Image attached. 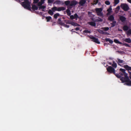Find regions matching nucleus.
Returning a JSON list of instances; mask_svg holds the SVG:
<instances>
[{
	"mask_svg": "<svg viewBox=\"0 0 131 131\" xmlns=\"http://www.w3.org/2000/svg\"><path fill=\"white\" fill-rule=\"evenodd\" d=\"M77 3V2L74 0L71 1L68 0L64 1V3H63L62 4H64L66 6H68V9L66 10V13L68 15L70 16L71 14V11L69 9L72 8L73 6H75Z\"/></svg>",
	"mask_w": 131,
	"mask_h": 131,
	"instance_id": "1",
	"label": "nucleus"
},
{
	"mask_svg": "<svg viewBox=\"0 0 131 131\" xmlns=\"http://www.w3.org/2000/svg\"><path fill=\"white\" fill-rule=\"evenodd\" d=\"M22 3V6L25 8H26L30 11H31L30 7V3L28 0H25Z\"/></svg>",
	"mask_w": 131,
	"mask_h": 131,
	"instance_id": "2",
	"label": "nucleus"
},
{
	"mask_svg": "<svg viewBox=\"0 0 131 131\" xmlns=\"http://www.w3.org/2000/svg\"><path fill=\"white\" fill-rule=\"evenodd\" d=\"M103 9L102 8H96L95 9V12L97 16L101 17H103V14L102 12Z\"/></svg>",
	"mask_w": 131,
	"mask_h": 131,
	"instance_id": "3",
	"label": "nucleus"
},
{
	"mask_svg": "<svg viewBox=\"0 0 131 131\" xmlns=\"http://www.w3.org/2000/svg\"><path fill=\"white\" fill-rule=\"evenodd\" d=\"M120 7L125 11H127L129 9V7L128 5L126 3L121 4Z\"/></svg>",
	"mask_w": 131,
	"mask_h": 131,
	"instance_id": "4",
	"label": "nucleus"
},
{
	"mask_svg": "<svg viewBox=\"0 0 131 131\" xmlns=\"http://www.w3.org/2000/svg\"><path fill=\"white\" fill-rule=\"evenodd\" d=\"M128 79H130L129 77L128 76L127 73H125V76L124 77H122V78L120 79V80L122 81V83H124L125 82L126 83L127 82V81L128 80Z\"/></svg>",
	"mask_w": 131,
	"mask_h": 131,
	"instance_id": "5",
	"label": "nucleus"
},
{
	"mask_svg": "<svg viewBox=\"0 0 131 131\" xmlns=\"http://www.w3.org/2000/svg\"><path fill=\"white\" fill-rule=\"evenodd\" d=\"M107 71L110 73L115 74V70L114 68L111 66H109L106 69Z\"/></svg>",
	"mask_w": 131,
	"mask_h": 131,
	"instance_id": "6",
	"label": "nucleus"
},
{
	"mask_svg": "<svg viewBox=\"0 0 131 131\" xmlns=\"http://www.w3.org/2000/svg\"><path fill=\"white\" fill-rule=\"evenodd\" d=\"M58 23L60 25L64 26V27L67 28H69V25H66L64 23L62 22L61 18H59L58 19Z\"/></svg>",
	"mask_w": 131,
	"mask_h": 131,
	"instance_id": "7",
	"label": "nucleus"
},
{
	"mask_svg": "<svg viewBox=\"0 0 131 131\" xmlns=\"http://www.w3.org/2000/svg\"><path fill=\"white\" fill-rule=\"evenodd\" d=\"M124 68L126 69L128 71L130 70L131 71V67H129L127 65H124ZM128 73L129 74V78L131 80V72L128 71Z\"/></svg>",
	"mask_w": 131,
	"mask_h": 131,
	"instance_id": "8",
	"label": "nucleus"
},
{
	"mask_svg": "<svg viewBox=\"0 0 131 131\" xmlns=\"http://www.w3.org/2000/svg\"><path fill=\"white\" fill-rule=\"evenodd\" d=\"M90 39L92 40V41H93L97 44H99L100 43V42L99 41L98 38H96L95 37L93 36L90 37Z\"/></svg>",
	"mask_w": 131,
	"mask_h": 131,
	"instance_id": "9",
	"label": "nucleus"
},
{
	"mask_svg": "<svg viewBox=\"0 0 131 131\" xmlns=\"http://www.w3.org/2000/svg\"><path fill=\"white\" fill-rule=\"evenodd\" d=\"M119 70L121 72L119 73V74L121 77L122 76H125V73H127L126 72V70L125 69H123L122 68H120L119 69Z\"/></svg>",
	"mask_w": 131,
	"mask_h": 131,
	"instance_id": "10",
	"label": "nucleus"
},
{
	"mask_svg": "<svg viewBox=\"0 0 131 131\" xmlns=\"http://www.w3.org/2000/svg\"><path fill=\"white\" fill-rule=\"evenodd\" d=\"M119 19L122 22L124 23L126 20V18L124 16H121L119 17Z\"/></svg>",
	"mask_w": 131,
	"mask_h": 131,
	"instance_id": "11",
	"label": "nucleus"
},
{
	"mask_svg": "<svg viewBox=\"0 0 131 131\" xmlns=\"http://www.w3.org/2000/svg\"><path fill=\"white\" fill-rule=\"evenodd\" d=\"M86 3L85 0H81L79 2V4L81 6H83Z\"/></svg>",
	"mask_w": 131,
	"mask_h": 131,
	"instance_id": "12",
	"label": "nucleus"
},
{
	"mask_svg": "<svg viewBox=\"0 0 131 131\" xmlns=\"http://www.w3.org/2000/svg\"><path fill=\"white\" fill-rule=\"evenodd\" d=\"M66 8L63 7H61L57 8V11H63L65 10Z\"/></svg>",
	"mask_w": 131,
	"mask_h": 131,
	"instance_id": "13",
	"label": "nucleus"
},
{
	"mask_svg": "<svg viewBox=\"0 0 131 131\" xmlns=\"http://www.w3.org/2000/svg\"><path fill=\"white\" fill-rule=\"evenodd\" d=\"M88 23L92 26L95 27L96 26V23L94 22L90 21L88 22Z\"/></svg>",
	"mask_w": 131,
	"mask_h": 131,
	"instance_id": "14",
	"label": "nucleus"
},
{
	"mask_svg": "<svg viewBox=\"0 0 131 131\" xmlns=\"http://www.w3.org/2000/svg\"><path fill=\"white\" fill-rule=\"evenodd\" d=\"M114 19V18L113 15H111L109 16L108 18V20L110 21H113Z\"/></svg>",
	"mask_w": 131,
	"mask_h": 131,
	"instance_id": "15",
	"label": "nucleus"
},
{
	"mask_svg": "<svg viewBox=\"0 0 131 131\" xmlns=\"http://www.w3.org/2000/svg\"><path fill=\"white\" fill-rule=\"evenodd\" d=\"M127 82L125 83L126 85L131 86V80L130 79H128L127 81Z\"/></svg>",
	"mask_w": 131,
	"mask_h": 131,
	"instance_id": "16",
	"label": "nucleus"
},
{
	"mask_svg": "<svg viewBox=\"0 0 131 131\" xmlns=\"http://www.w3.org/2000/svg\"><path fill=\"white\" fill-rule=\"evenodd\" d=\"M117 62L118 63V64L119 65H120L119 64L120 63H123L124 62V61L122 60H121L119 58L117 59Z\"/></svg>",
	"mask_w": 131,
	"mask_h": 131,
	"instance_id": "17",
	"label": "nucleus"
},
{
	"mask_svg": "<svg viewBox=\"0 0 131 131\" xmlns=\"http://www.w3.org/2000/svg\"><path fill=\"white\" fill-rule=\"evenodd\" d=\"M112 66V67L114 68H116L117 67V64L115 62V61H113Z\"/></svg>",
	"mask_w": 131,
	"mask_h": 131,
	"instance_id": "18",
	"label": "nucleus"
},
{
	"mask_svg": "<svg viewBox=\"0 0 131 131\" xmlns=\"http://www.w3.org/2000/svg\"><path fill=\"white\" fill-rule=\"evenodd\" d=\"M38 7L35 5H32V9L33 10H37L38 9Z\"/></svg>",
	"mask_w": 131,
	"mask_h": 131,
	"instance_id": "19",
	"label": "nucleus"
},
{
	"mask_svg": "<svg viewBox=\"0 0 131 131\" xmlns=\"http://www.w3.org/2000/svg\"><path fill=\"white\" fill-rule=\"evenodd\" d=\"M129 28L126 25L124 26L123 27V30L125 31L127 30Z\"/></svg>",
	"mask_w": 131,
	"mask_h": 131,
	"instance_id": "20",
	"label": "nucleus"
},
{
	"mask_svg": "<svg viewBox=\"0 0 131 131\" xmlns=\"http://www.w3.org/2000/svg\"><path fill=\"white\" fill-rule=\"evenodd\" d=\"M114 42L116 43H118L120 44H122V43L119 41L117 39H114Z\"/></svg>",
	"mask_w": 131,
	"mask_h": 131,
	"instance_id": "21",
	"label": "nucleus"
},
{
	"mask_svg": "<svg viewBox=\"0 0 131 131\" xmlns=\"http://www.w3.org/2000/svg\"><path fill=\"white\" fill-rule=\"evenodd\" d=\"M124 41L128 43H130L131 42V40L129 38L126 39Z\"/></svg>",
	"mask_w": 131,
	"mask_h": 131,
	"instance_id": "22",
	"label": "nucleus"
},
{
	"mask_svg": "<svg viewBox=\"0 0 131 131\" xmlns=\"http://www.w3.org/2000/svg\"><path fill=\"white\" fill-rule=\"evenodd\" d=\"M61 3L62 2H61L59 0H57L56 1H55L54 2V3L58 5H60L61 4Z\"/></svg>",
	"mask_w": 131,
	"mask_h": 131,
	"instance_id": "23",
	"label": "nucleus"
},
{
	"mask_svg": "<svg viewBox=\"0 0 131 131\" xmlns=\"http://www.w3.org/2000/svg\"><path fill=\"white\" fill-rule=\"evenodd\" d=\"M69 24H70L72 25L73 26H77L78 25V24L77 23L73 22H71L70 23H69Z\"/></svg>",
	"mask_w": 131,
	"mask_h": 131,
	"instance_id": "24",
	"label": "nucleus"
},
{
	"mask_svg": "<svg viewBox=\"0 0 131 131\" xmlns=\"http://www.w3.org/2000/svg\"><path fill=\"white\" fill-rule=\"evenodd\" d=\"M114 74L116 77L118 78H122V77L121 76L120 74H118V73L116 74L115 73V74Z\"/></svg>",
	"mask_w": 131,
	"mask_h": 131,
	"instance_id": "25",
	"label": "nucleus"
},
{
	"mask_svg": "<svg viewBox=\"0 0 131 131\" xmlns=\"http://www.w3.org/2000/svg\"><path fill=\"white\" fill-rule=\"evenodd\" d=\"M103 20L101 18L98 17V18L96 19V20H95V21H102Z\"/></svg>",
	"mask_w": 131,
	"mask_h": 131,
	"instance_id": "26",
	"label": "nucleus"
},
{
	"mask_svg": "<svg viewBox=\"0 0 131 131\" xmlns=\"http://www.w3.org/2000/svg\"><path fill=\"white\" fill-rule=\"evenodd\" d=\"M48 13L51 16L53 14V11L51 9H49V10Z\"/></svg>",
	"mask_w": 131,
	"mask_h": 131,
	"instance_id": "27",
	"label": "nucleus"
},
{
	"mask_svg": "<svg viewBox=\"0 0 131 131\" xmlns=\"http://www.w3.org/2000/svg\"><path fill=\"white\" fill-rule=\"evenodd\" d=\"M116 23V22L115 21H113L112 23H111V27H113L115 26V24Z\"/></svg>",
	"mask_w": 131,
	"mask_h": 131,
	"instance_id": "28",
	"label": "nucleus"
},
{
	"mask_svg": "<svg viewBox=\"0 0 131 131\" xmlns=\"http://www.w3.org/2000/svg\"><path fill=\"white\" fill-rule=\"evenodd\" d=\"M46 19L47 20V22L49 21L51 19V16L46 17Z\"/></svg>",
	"mask_w": 131,
	"mask_h": 131,
	"instance_id": "29",
	"label": "nucleus"
},
{
	"mask_svg": "<svg viewBox=\"0 0 131 131\" xmlns=\"http://www.w3.org/2000/svg\"><path fill=\"white\" fill-rule=\"evenodd\" d=\"M127 35L130 36L131 35V29H129L126 32Z\"/></svg>",
	"mask_w": 131,
	"mask_h": 131,
	"instance_id": "30",
	"label": "nucleus"
},
{
	"mask_svg": "<svg viewBox=\"0 0 131 131\" xmlns=\"http://www.w3.org/2000/svg\"><path fill=\"white\" fill-rule=\"evenodd\" d=\"M119 2V0H114V6H115Z\"/></svg>",
	"mask_w": 131,
	"mask_h": 131,
	"instance_id": "31",
	"label": "nucleus"
},
{
	"mask_svg": "<svg viewBox=\"0 0 131 131\" xmlns=\"http://www.w3.org/2000/svg\"><path fill=\"white\" fill-rule=\"evenodd\" d=\"M112 6H110L109 8L107 9V11L108 12H110V13L112 11Z\"/></svg>",
	"mask_w": 131,
	"mask_h": 131,
	"instance_id": "32",
	"label": "nucleus"
},
{
	"mask_svg": "<svg viewBox=\"0 0 131 131\" xmlns=\"http://www.w3.org/2000/svg\"><path fill=\"white\" fill-rule=\"evenodd\" d=\"M59 16V14L58 13H57L54 14V17L56 19L57 17Z\"/></svg>",
	"mask_w": 131,
	"mask_h": 131,
	"instance_id": "33",
	"label": "nucleus"
},
{
	"mask_svg": "<svg viewBox=\"0 0 131 131\" xmlns=\"http://www.w3.org/2000/svg\"><path fill=\"white\" fill-rule=\"evenodd\" d=\"M74 16V19H75L76 20H77V19L79 18V17L77 13L75 14Z\"/></svg>",
	"mask_w": 131,
	"mask_h": 131,
	"instance_id": "34",
	"label": "nucleus"
},
{
	"mask_svg": "<svg viewBox=\"0 0 131 131\" xmlns=\"http://www.w3.org/2000/svg\"><path fill=\"white\" fill-rule=\"evenodd\" d=\"M52 11L54 12L55 11H57V7H54L52 8Z\"/></svg>",
	"mask_w": 131,
	"mask_h": 131,
	"instance_id": "35",
	"label": "nucleus"
},
{
	"mask_svg": "<svg viewBox=\"0 0 131 131\" xmlns=\"http://www.w3.org/2000/svg\"><path fill=\"white\" fill-rule=\"evenodd\" d=\"M46 6H45L42 5L41 6L39 7V10L41 9H44L46 8Z\"/></svg>",
	"mask_w": 131,
	"mask_h": 131,
	"instance_id": "36",
	"label": "nucleus"
},
{
	"mask_svg": "<svg viewBox=\"0 0 131 131\" xmlns=\"http://www.w3.org/2000/svg\"><path fill=\"white\" fill-rule=\"evenodd\" d=\"M83 33H91L90 31L87 29H85V30H84L83 31Z\"/></svg>",
	"mask_w": 131,
	"mask_h": 131,
	"instance_id": "37",
	"label": "nucleus"
},
{
	"mask_svg": "<svg viewBox=\"0 0 131 131\" xmlns=\"http://www.w3.org/2000/svg\"><path fill=\"white\" fill-rule=\"evenodd\" d=\"M105 4L106 5H109L110 4V3L109 1H105Z\"/></svg>",
	"mask_w": 131,
	"mask_h": 131,
	"instance_id": "38",
	"label": "nucleus"
},
{
	"mask_svg": "<svg viewBox=\"0 0 131 131\" xmlns=\"http://www.w3.org/2000/svg\"><path fill=\"white\" fill-rule=\"evenodd\" d=\"M43 4V2L42 3H41V2H38V3L37 5L38 6L40 7V6H41L42 5V4Z\"/></svg>",
	"mask_w": 131,
	"mask_h": 131,
	"instance_id": "39",
	"label": "nucleus"
},
{
	"mask_svg": "<svg viewBox=\"0 0 131 131\" xmlns=\"http://www.w3.org/2000/svg\"><path fill=\"white\" fill-rule=\"evenodd\" d=\"M122 45L125 46L126 47H130V46L128 44L125 43H122Z\"/></svg>",
	"mask_w": 131,
	"mask_h": 131,
	"instance_id": "40",
	"label": "nucleus"
},
{
	"mask_svg": "<svg viewBox=\"0 0 131 131\" xmlns=\"http://www.w3.org/2000/svg\"><path fill=\"white\" fill-rule=\"evenodd\" d=\"M109 29V28L108 27H105L104 28L103 30L105 31H107Z\"/></svg>",
	"mask_w": 131,
	"mask_h": 131,
	"instance_id": "41",
	"label": "nucleus"
},
{
	"mask_svg": "<svg viewBox=\"0 0 131 131\" xmlns=\"http://www.w3.org/2000/svg\"><path fill=\"white\" fill-rule=\"evenodd\" d=\"M54 0H48V3H51L53 2Z\"/></svg>",
	"mask_w": 131,
	"mask_h": 131,
	"instance_id": "42",
	"label": "nucleus"
},
{
	"mask_svg": "<svg viewBox=\"0 0 131 131\" xmlns=\"http://www.w3.org/2000/svg\"><path fill=\"white\" fill-rule=\"evenodd\" d=\"M39 1V0H34V3H38Z\"/></svg>",
	"mask_w": 131,
	"mask_h": 131,
	"instance_id": "43",
	"label": "nucleus"
},
{
	"mask_svg": "<svg viewBox=\"0 0 131 131\" xmlns=\"http://www.w3.org/2000/svg\"><path fill=\"white\" fill-rule=\"evenodd\" d=\"M70 18L71 19H74V16H73V15H71L70 16Z\"/></svg>",
	"mask_w": 131,
	"mask_h": 131,
	"instance_id": "44",
	"label": "nucleus"
},
{
	"mask_svg": "<svg viewBox=\"0 0 131 131\" xmlns=\"http://www.w3.org/2000/svg\"><path fill=\"white\" fill-rule=\"evenodd\" d=\"M98 32L100 33L101 34H103V30H99L98 31Z\"/></svg>",
	"mask_w": 131,
	"mask_h": 131,
	"instance_id": "45",
	"label": "nucleus"
},
{
	"mask_svg": "<svg viewBox=\"0 0 131 131\" xmlns=\"http://www.w3.org/2000/svg\"><path fill=\"white\" fill-rule=\"evenodd\" d=\"M99 2V0H95L94 1V2L95 3V4H97Z\"/></svg>",
	"mask_w": 131,
	"mask_h": 131,
	"instance_id": "46",
	"label": "nucleus"
},
{
	"mask_svg": "<svg viewBox=\"0 0 131 131\" xmlns=\"http://www.w3.org/2000/svg\"><path fill=\"white\" fill-rule=\"evenodd\" d=\"M110 39L109 38H106L105 39V40L106 41H109V40H110Z\"/></svg>",
	"mask_w": 131,
	"mask_h": 131,
	"instance_id": "47",
	"label": "nucleus"
},
{
	"mask_svg": "<svg viewBox=\"0 0 131 131\" xmlns=\"http://www.w3.org/2000/svg\"><path fill=\"white\" fill-rule=\"evenodd\" d=\"M103 34L108 35L109 33L107 32L103 31Z\"/></svg>",
	"mask_w": 131,
	"mask_h": 131,
	"instance_id": "48",
	"label": "nucleus"
},
{
	"mask_svg": "<svg viewBox=\"0 0 131 131\" xmlns=\"http://www.w3.org/2000/svg\"><path fill=\"white\" fill-rule=\"evenodd\" d=\"M109 42H110V43L111 44H112L113 42V40L111 39H110Z\"/></svg>",
	"mask_w": 131,
	"mask_h": 131,
	"instance_id": "49",
	"label": "nucleus"
},
{
	"mask_svg": "<svg viewBox=\"0 0 131 131\" xmlns=\"http://www.w3.org/2000/svg\"><path fill=\"white\" fill-rule=\"evenodd\" d=\"M120 9V6H118L116 8V9H118L119 10Z\"/></svg>",
	"mask_w": 131,
	"mask_h": 131,
	"instance_id": "50",
	"label": "nucleus"
},
{
	"mask_svg": "<svg viewBox=\"0 0 131 131\" xmlns=\"http://www.w3.org/2000/svg\"><path fill=\"white\" fill-rule=\"evenodd\" d=\"M104 46H107L108 44L107 43H105L104 44Z\"/></svg>",
	"mask_w": 131,
	"mask_h": 131,
	"instance_id": "51",
	"label": "nucleus"
},
{
	"mask_svg": "<svg viewBox=\"0 0 131 131\" xmlns=\"http://www.w3.org/2000/svg\"><path fill=\"white\" fill-rule=\"evenodd\" d=\"M75 30L77 31L79 30V27H77L75 28Z\"/></svg>",
	"mask_w": 131,
	"mask_h": 131,
	"instance_id": "52",
	"label": "nucleus"
},
{
	"mask_svg": "<svg viewBox=\"0 0 131 131\" xmlns=\"http://www.w3.org/2000/svg\"><path fill=\"white\" fill-rule=\"evenodd\" d=\"M73 29H71V32H75L77 33V32H76V31H73Z\"/></svg>",
	"mask_w": 131,
	"mask_h": 131,
	"instance_id": "53",
	"label": "nucleus"
},
{
	"mask_svg": "<svg viewBox=\"0 0 131 131\" xmlns=\"http://www.w3.org/2000/svg\"><path fill=\"white\" fill-rule=\"evenodd\" d=\"M127 1L130 3H131V0H127Z\"/></svg>",
	"mask_w": 131,
	"mask_h": 131,
	"instance_id": "54",
	"label": "nucleus"
},
{
	"mask_svg": "<svg viewBox=\"0 0 131 131\" xmlns=\"http://www.w3.org/2000/svg\"><path fill=\"white\" fill-rule=\"evenodd\" d=\"M44 0H41V2L44 3Z\"/></svg>",
	"mask_w": 131,
	"mask_h": 131,
	"instance_id": "55",
	"label": "nucleus"
},
{
	"mask_svg": "<svg viewBox=\"0 0 131 131\" xmlns=\"http://www.w3.org/2000/svg\"><path fill=\"white\" fill-rule=\"evenodd\" d=\"M108 64L110 65H112V62H110Z\"/></svg>",
	"mask_w": 131,
	"mask_h": 131,
	"instance_id": "56",
	"label": "nucleus"
},
{
	"mask_svg": "<svg viewBox=\"0 0 131 131\" xmlns=\"http://www.w3.org/2000/svg\"><path fill=\"white\" fill-rule=\"evenodd\" d=\"M110 13L108 12V13L107 14V15H109Z\"/></svg>",
	"mask_w": 131,
	"mask_h": 131,
	"instance_id": "57",
	"label": "nucleus"
},
{
	"mask_svg": "<svg viewBox=\"0 0 131 131\" xmlns=\"http://www.w3.org/2000/svg\"><path fill=\"white\" fill-rule=\"evenodd\" d=\"M64 21L65 22V23H67V20H64Z\"/></svg>",
	"mask_w": 131,
	"mask_h": 131,
	"instance_id": "58",
	"label": "nucleus"
},
{
	"mask_svg": "<svg viewBox=\"0 0 131 131\" xmlns=\"http://www.w3.org/2000/svg\"><path fill=\"white\" fill-rule=\"evenodd\" d=\"M91 13L90 12H88V14H91Z\"/></svg>",
	"mask_w": 131,
	"mask_h": 131,
	"instance_id": "59",
	"label": "nucleus"
},
{
	"mask_svg": "<svg viewBox=\"0 0 131 131\" xmlns=\"http://www.w3.org/2000/svg\"><path fill=\"white\" fill-rule=\"evenodd\" d=\"M62 18L63 19H65V18L64 17H62Z\"/></svg>",
	"mask_w": 131,
	"mask_h": 131,
	"instance_id": "60",
	"label": "nucleus"
},
{
	"mask_svg": "<svg viewBox=\"0 0 131 131\" xmlns=\"http://www.w3.org/2000/svg\"><path fill=\"white\" fill-rule=\"evenodd\" d=\"M92 11L93 12H95L94 10H92Z\"/></svg>",
	"mask_w": 131,
	"mask_h": 131,
	"instance_id": "61",
	"label": "nucleus"
},
{
	"mask_svg": "<svg viewBox=\"0 0 131 131\" xmlns=\"http://www.w3.org/2000/svg\"><path fill=\"white\" fill-rule=\"evenodd\" d=\"M42 11H44V10L43 9H42Z\"/></svg>",
	"mask_w": 131,
	"mask_h": 131,
	"instance_id": "62",
	"label": "nucleus"
},
{
	"mask_svg": "<svg viewBox=\"0 0 131 131\" xmlns=\"http://www.w3.org/2000/svg\"><path fill=\"white\" fill-rule=\"evenodd\" d=\"M92 20H93V19Z\"/></svg>",
	"mask_w": 131,
	"mask_h": 131,
	"instance_id": "63",
	"label": "nucleus"
}]
</instances>
